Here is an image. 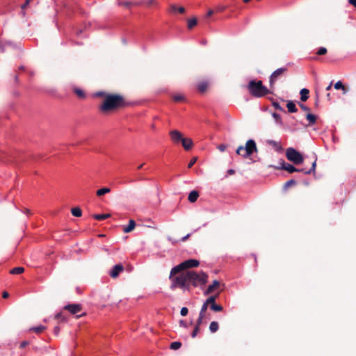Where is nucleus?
<instances>
[{
	"instance_id": "f257e3e1",
	"label": "nucleus",
	"mask_w": 356,
	"mask_h": 356,
	"mask_svg": "<svg viewBox=\"0 0 356 356\" xmlns=\"http://www.w3.org/2000/svg\"><path fill=\"white\" fill-rule=\"evenodd\" d=\"M171 281L170 288L172 290L179 288L183 291H190L191 286L194 287L204 286L208 280V275L203 271L185 270L176 277L169 278Z\"/></svg>"
},
{
	"instance_id": "f03ea898",
	"label": "nucleus",
	"mask_w": 356,
	"mask_h": 356,
	"mask_svg": "<svg viewBox=\"0 0 356 356\" xmlns=\"http://www.w3.org/2000/svg\"><path fill=\"white\" fill-rule=\"evenodd\" d=\"M93 96L102 97L103 100L99 106V110L103 113L117 111L128 105L124 97L119 93H109L106 91H98Z\"/></svg>"
},
{
	"instance_id": "7ed1b4c3",
	"label": "nucleus",
	"mask_w": 356,
	"mask_h": 356,
	"mask_svg": "<svg viewBox=\"0 0 356 356\" xmlns=\"http://www.w3.org/2000/svg\"><path fill=\"white\" fill-rule=\"evenodd\" d=\"M247 89L252 97L257 98H260L271 93L270 90L263 85L261 81H250L247 85Z\"/></svg>"
},
{
	"instance_id": "20e7f679",
	"label": "nucleus",
	"mask_w": 356,
	"mask_h": 356,
	"mask_svg": "<svg viewBox=\"0 0 356 356\" xmlns=\"http://www.w3.org/2000/svg\"><path fill=\"white\" fill-rule=\"evenodd\" d=\"M280 165H278V166H276L274 165H269L268 167L275 169V170H284L289 173L298 172H303L306 175H309V174L312 173V172L315 171L316 166V161L315 160L312 162V168L308 170H305V168H300V169L296 168L293 165L286 163L284 161V160H283V159L280 160Z\"/></svg>"
},
{
	"instance_id": "39448f33",
	"label": "nucleus",
	"mask_w": 356,
	"mask_h": 356,
	"mask_svg": "<svg viewBox=\"0 0 356 356\" xmlns=\"http://www.w3.org/2000/svg\"><path fill=\"white\" fill-rule=\"evenodd\" d=\"M199 264V261L196 259H191L186 260L171 269L169 278L176 277L177 275L185 272V270H189V268L197 267Z\"/></svg>"
},
{
	"instance_id": "423d86ee",
	"label": "nucleus",
	"mask_w": 356,
	"mask_h": 356,
	"mask_svg": "<svg viewBox=\"0 0 356 356\" xmlns=\"http://www.w3.org/2000/svg\"><path fill=\"white\" fill-rule=\"evenodd\" d=\"M257 152V147L256 143L254 142V140L250 139L247 140L245 147L242 145L239 146L237 148L236 153L243 158H248V156L252 155L253 152Z\"/></svg>"
},
{
	"instance_id": "0eeeda50",
	"label": "nucleus",
	"mask_w": 356,
	"mask_h": 356,
	"mask_svg": "<svg viewBox=\"0 0 356 356\" xmlns=\"http://www.w3.org/2000/svg\"><path fill=\"white\" fill-rule=\"evenodd\" d=\"M286 156L289 161L295 165H299L304 161L303 156L293 147H289L286 149Z\"/></svg>"
},
{
	"instance_id": "6e6552de",
	"label": "nucleus",
	"mask_w": 356,
	"mask_h": 356,
	"mask_svg": "<svg viewBox=\"0 0 356 356\" xmlns=\"http://www.w3.org/2000/svg\"><path fill=\"white\" fill-rule=\"evenodd\" d=\"M288 71L286 67H280L274 71L269 79L270 88L273 90L275 88V83L277 80L282 76L284 75V74Z\"/></svg>"
},
{
	"instance_id": "1a4fd4ad",
	"label": "nucleus",
	"mask_w": 356,
	"mask_h": 356,
	"mask_svg": "<svg viewBox=\"0 0 356 356\" xmlns=\"http://www.w3.org/2000/svg\"><path fill=\"white\" fill-rule=\"evenodd\" d=\"M63 309L65 310L68 311L72 315H76V317L77 318L86 315V313H83L80 315H77V314L82 310V306L80 304H69L65 305Z\"/></svg>"
},
{
	"instance_id": "9d476101",
	"label": "nucleus",
	"mask_w": 356,
	"mask_h": 356,
	"mask_svg": "<svg viewBox=\"0 0 356 356\" xmlns=\"http://www.w3.org/2000/svg\"><path fill=\"white\" fill-rule=\"evenodd\" d=\"M124 270V266L121 264L115 265L113 268L109 271V275L115 279L117 278L120 273Z\"/></svg>"
},
{
	"instance_id": "9b49d317",
	"label": "nucleus",
	"mask_w": 356,
	"mask_h": 356,
	"mask_svg": "<svg viewBox=\"0 0 356 356\" xmlns=\"http://www.w3.org/2000/svg\"><path fill=\"white\" fill-rule=\"evenodd\" d=\"M172 141L175 143H179L183 139L181 133L177 130H172L170 132Z\"/></svg>"
},
{
	"instance_id": "f8f14e48",
	"label": "nucleus",
	"mask_w": 356,
	"mask_h": 356,
	"mask_svg": "<svg viewBox=\"0 0 356 356\" xmlns=\"http://www.w3.org/2000/svg\"><path fill=\"white\" fill-rule=\"evenodd\" d=\"M220 286V282L218 281V280H214L212 284L209 285L208 286V288L207 289V290L204 291V295L207 296V295H209L210 293H212L215 291L219 289Z\"/></svg>"
},
{
	"instance_id": "ddd939ff",
	"label": "nucleus",
	"mask_w": 356,
	"mask_h": 356,
	"mask_svg": "<svg viewBox=\"0 0 356 356\" xmlns=\"http://www.w3.org/2000/svg\"><path fill=\"white\" fill-rule=\"evenodd\" d=\"M181 143L186 150L191 149L193 145V140L188 138H183Z\"/></svg>"
},
{
	"instance_id": "4468645a",
	"label": "nucleus",
	"mask_w": 356,
	"mask_h": 356,
	"mask_svg": "<svg viewBox=\"0 0 356 356\" xmlns=\"http://www.w3.org/2000/svg\"><path fill=\"white\" fill-rule=\"evenodd\" d=\"M135 227H136V222L133 219H131L129 221V225L127 226H124L122 229V231L124 233H129L134 229Z\"/></svg>"
},
{
	"instance_id": "2eb2a0df",
	"label": "nucleus",
	"mask_w": 356,
	"mask_h": 356,
	"mask_svg": "<svg viewBox=\"0 0 356 356\" xmlns=\"http://www.w3.org/2000/svg\"><path fill=\"white\" fill-rule=\"evenodd\" d=\"M267 143L268 145H271L272 147H273L277 152H281L283 150V148H282L280 143H279L277 141H275L273 140H268L267 141Z\"/></svg>"
},
{
	"instance_id": "dca6fc26",
	"label": "nucleus",
	"mask_w": 356,
	"mask_h": 356,
	"mask_svg": "<svg viewBox=\"0 0 356 356\" xmlns=\"http://www.w3.org/2000/svg\"><path fill=\"white\" fill-rule=\"evenodd\" d=\"M199 197V193L197 191H192L188 197V200L190 202L193 203L197 201Z\"/></svg>"
},
{
	"instance_id": "f3484780",
	"label": "nucleus",
	"mask_w": 356,
	"mask_h": 356,
	"mask_svg": "<svg viewBox=\"0 0 356 356\" xmlns=\"http://www.w3.org/2000/svg\"><path fill=\"white\" fill-rule=\"evenodd\" d=\"M300 100L302 102H306L309 99V90L307 88L301 89L300 92Z\"/></svg>"
},
{
	"instance_id": "a211bd4d",
	"label": "nucleus",
	"mask_w": 356,
	"mask_h": 356,
	"mask_svg": "<svg viewBox=\"0 0 356 356\" xmlns=\"http://www.w3.org/2000/svg\"><path fill=\"white\" fill-rule=\"evenodd\" d=\"M334 88L336 90H342L343 94H346L348 92V88L342 83L341 81H337L334 84Z\"/></svg>"
},
{
	"instance_id": "6ab92c4d",
	"label": "nucleus",
	"mask_w": 356,
	"mask_h": 356,
	"mask_svg": "<svg viewBox=\"0 0 356 356\" xmlns=\"http://www.w3.org/2000/svg\"><path fill=\"white\" fill-rule=\"evenodd\" d=\"M286 107L289 113H296L298 111L296 104L291 101L287 102Z\"/></svg>"
},
{
	"instance_id": "aec40b11",
	"label": "nucleus",
	"mask_w": 356,
	"mask_h": 356,
	"mask_svg": "<svg viewBox=\"0 0 356 356\" xmlns=\"http://www.w3.org/2000/svg\"><path fill=\"white\" fill-rule=\"evenodd\" d=\"M73 91L79 98H81V99L86 98V94L82 89L78 88H74L73 89Z\"/></svg>"
},
{
	"instance_id": "412c9836",
	"label": "nucleus",
	"mask_w": 356,
	"mask_h": 356,
	"mask_svg": "<svg viewBox=\"0 0 356 356\" xmlns=\"http://www.w3.org/2000/svg\"><path fill=\"white\" fill-rule=\"evenodd\" d=\"M92 217L97 220H103L107 219L111 217L110 213H104V214H94Z\"/></svg>"
},
{
	"instance_id": "4be33fe9",
	"label": "nucleus",
	"mask_w": 356,
	"mask_h": 356,
	"mask_svg": "<svg viewBox=\"0 0 356 356\" xmlns=\"http://www.w3.org/2000/svg\"><path fill=\"white\" fill-rule=\"evenodd\" d=\"M47 327L44 325H39L37 327H33L30 329V331H32L36 334H40L44 330H45Z\"/></svg>"
},
{
	"instance_id": "5701e85b",
	"label": "nucleus",
	"mask_w": 356,
	"mask_h": 356,
	"mask_svg": "<svg viewBox=\"0 0 356 356\" xmlns=\"http://www.w3.org/2000/svg\"><path fill=\"white\" fill-rule=\"evenodd\" d=\"M218 296V293L215 296H211L209 297L207 300L204 302L206 305L211 306L212 304H216V300Z\"/></svg>"
},
{
	"instance_id": "b1692460",
	"label": "nucleus",
	"mask_w": 356,
	"mask_h": 356,
	"mask_svg": "<svg viewBox=\"0 0 356 356\" xmlns=\"http://www.w3.org/2000/svg\"><path fill=\"white\" fill-rule=\"evenodd\" d=\"M24 272L23 267H16L10 270V273L13 275H19Z\"/></svg>"
},
{
	"instance_id": "393cba45",
	"label": "nucleus",
	"mask_w": 356,
	"mask_h": 356,
	"mask_svg": "<svg viewBox=\"0 0 356 356\" xmlns=\"http://www.w3.org/2000/svg\"><path fill=\"white\" fill-rule=\"evenodd\" d=\"M307 120L309 121V124H314L316 121V116L312 113H307L306 115Z\"/></svg>"
},
{
	"instance_id": "a878e982",
	"label": "nucleus",
	"mask_w": 356,
	"mask_h": 356,
	"mask_svg": "<svg viewBox=\"0 0 356 356\" xmlns=\"http://www.w3.org/2000/svg\"><path fill=\"white\" fill-rule=\"evenodd\" d=\"M71 213L74 216L80 217L82 215V211L79 207H74L71 209Z\"/></svg>"
},
{
	"instance_id": "bb28decb",
	"label": "nucleus",
	"mask_w": 356,
	"mask_h": 356,
	"mask_svg": "<svg viewBox=\"0 0 356 356\" xmlns=\"http://www.w3.org/2000/svg\"><path fill=\"white\" fill-rule=\"evenodd\" d=\"M218 328H219V325H218V322L212 321L210 323L209 330L211 331V332H212V333L216 332L218 330Z\"/></svg>"
},
{
	"instance_id": "cd10ccee",
	"label": "nucleus",
	"mask_w": 356,
	"mask_h": 356,
	"mask_svg": "<svg viewBox=\"0 0 356 356\" xmlns=\"http://www.w3.org/2000/svg\"><path fill=\"white\" fill-rule=\"evenodd\" d=\"M208 84L205 81L200 83L197 86L198 90L201 92H204L207 90Z\"/></svg>"
},
{
	"instance_id": "c85d7f7f",
	"label": "nucleus",
	"mask_w": 356,
	"mask_h": 356,
	"mask_svg": "<svg viewBox=\"0 0 356 356\" xmlns=\"http://www.w3.org/2000/svg\"><path fill=\"white\" fill-rule=\"evenodd\" d=\"M111 192V189L109 188H102L97 191L96 194L97 196H102L105 195L106 193H108Z\"/></svg>"
},
{
	"instance_id": "c756f323",
	"label": "nucleus",
	"mask_w": 356,
	"mask_h": 356,
	"mask_svg": "<svg viewBox=\"0 0 356 356\" xmlns=\"http://www.w3.org/2000/svg\"><path fill=\"white\" fill-rule=\"evenodd\" d=\"M55 318L58 320L60 322H66L67 321V317L62 313H58L55 316Z\"/></svg>"
},
{
	"instance_id": "7c9ffc66",
	"label": "nucleus",
	"mask_w": 356,
	"mask_h": 356,
	"mask_svg": "<svg viewBox=\"0 0 356 356\" xmlns=\"http://www.w3.org/2000/svg\"><path fill=\"white\" fill-rule=\"evenodd\" d=\"M197 20L196 18H192L188 21V28L189 29H193L195 26L197 25Z\"/></svg>"
},
{
	"instance_id": "2f4dec72",
	"label": "nucleus",
	"mask_w": 356,
	"mask_h": 356,
	"mask_svg": "<svg viewBox=\"0 0 356 356\" xmlns=\"http://www.w3.org/2000/svg\"><path fill=\"white\" fill-rule=\"evenodd\" d=\"M210 307V309L214 312H221L223 308L221 305L217 304H212Z\"/></svg>"
},
{
	"instance_id": "473e14b6",
	"label": "nucleus",
	"mask_w": 356,
	"mask_h": 356,
	"mask_svg": "<svg viewBox=\"0 0 356 356\" xmlns=\"http://www.w3.org/2000/svg\"><path fill=\"white\" fill-rule=\"evenodd\" d=\"M181 346V343L179 341L172 342L170 344V348L172 350H177Z\"/></svg>"
},
{
	"instance_id": "72a5a7b5",
	"label": "nucleus",
	"mask_w": 356,
	"mask_h": 356,
	"mask_svg": "<svg viewBox=\"0 0 356 356\" xmlns=\"http://www.w3.org/2000/svg\"><path fill=\"white\" fill-rule=\"evenodd\" d=\"M172 99L175 102H181L184 99V97L182 95H175L172 97Z\"/></svg>"
},
{
	"instance_id": "f704fd0d",
	"label": "nucleus",
	"mask_w": 356,
	"mask_h": 356,
	"mask_svg": "<svg viewBox=\"0 0 356 356\" xmlns=\"http://www.w3.org/2000/svg\"><path fill=\"white\" fill-rule=\"evenodd\" d=\"M208 307H209V305H206V303L204 302V304L202 306V308H201V310H200V315L204 316H205V312H206Z\"/></svg>"
},
{
	"instance_id": "c9c22d12",
	"label": "nucleus",
	"mask_w": 356,
	"mask_h": 356,
	"mask_svg": "<svg viewBox=\"0 0 356 356\" xmlns=\"http://www.w3.org/2000/svg\"><path fill=\"white\" fill-rule=\"evenodd\" d=\"M296 184V181L293 179H290L288 181H286L285 184H284V188H287L291 186H293Z\"/></svg>"
},
{
	"instance_id": "e433bc0d",
	"label": "nucleus",
	"mask_w": 356,
	"mask_h": 356,
	"mask_svg": "<svg viewBox=\"0 0 356 356\" xmlns=\"http://www.w3.org/2000/svg\"><path fill=\"white\" fill-rule=\"evenodd\" d=\"M327 53V49L325 47H321L317 51V54L319 56L325 55Z\"/></svg>"
},
{
	"instance_id": "4c0bfd02",
	"label": "nucleus",
	"mask_w": 356,
	"mask_h": 356,
	"mask_svg": "<svg viewBox=\"0 0 356 356\" xmlns=\"http://www.w3.org/2000/svg\"><path fill=\"white\" fill-rule=\"evenodd\" d=\"M200 331V327L198 326H195L194 327V330L191 334V336L193 338L195 337L198 333V332Z\"/></svg>"
},
{
	"instance_id": "58836bf2",
	"label": "nucleus",
	"mask_w": 356,
	"mask_h": 356,
	"mask_svg": "<svg viewBox=\"0 0 356 356\" xmlns=\"http://www.w3.org/2000/svg\"><path fill=\"white\" fill-rule=\"evenodd\" d=\"M218 149L220 152H225L227 148V145L225 144H220L217 147Z\"/></svg>"
},
{
	"instance_id": "ea45409f",
	"label": "nucleus",
	"mask_w": 356,
	"mask_h": 356,
	"mask_svg": "<svg viewBox=\"0 0 356 356\" xmlns=\"http://www.w3.org/2000/svg\"><path fill=\"white\" fill-rule=\"evenodd\" d=\"M204 318V316L199 315V318L196 322L195 326L200 327L201 325V324L202 323V321H203Z\"/></svg>"
},
{
	"instance_id": "a19ab883",
	"label": "nucleus",
	"mask_w": 356,
	"mask_h": 356,
	"mask_svg": "<svg viewBox=\"0 0 356 356\" xmlns=\"http://www.w3.org/2000/svg\"><path fill=\"white\" fill-rule=\"evenodd\" d=\"M188 309L186 307H182L180 311V314L183 316H186L188 314Z\"/></svg>"
},
{
	"instance_id": "79ce46f5",
	"label": "nucleus",
	"mask_w": 356,
	"mask_h": 356,
	"mask_svg": "<svg viewBox=\"0 0 356 356\" xmlns=\"http://www.w3.org/2000/svg\"><path fill=\"white\" fill-rule=\"evenodd\" d=\"M197 161V157H193L191 161L189 162V163L188 164V168H192V166L195 163V162Z\"/></svg>"
},
{
	"instance_id": "37998d69",
	"label": "nucleus",
	"mask_w": 356,
	"mask_h": 356,
	"mask_svg": "<svg viewBox=\"0 0 356 356\" xmlns=\"http://www.w3.org/2000/svg\"><path fill=\"white\" fill-rule=\"evenodd\" d=\"M225 9H226V6H219L216 7V12L221 13V12H223Z\"/></svg>"
},
{
	"instance_id": "c03bdc74",
	"label": "nucleus",
	"mask_w": 356,
	"mask_h": 356,
	"mask_svg": "<svg viewBox=\"0 0 356 356\" xmlns=\"http://www.w3.org/2000/svg\"><path fill=\"white\" fill-rule=\"evenodd\" d=\"M273 106L277 110L283 111V108L280 106L278 102H273Z\"/></svg>"
},
{
	"instance_id": "a18cd8bd",
	"label": "nucleus",
	"mask_w": 356,
	"mask_h": 356,
	"mask_svg": "<svg viewBox=\"0 0 356 356\" xmlns=\"http://www.w3.org/2000/svg\"><path fill=\"white\" fill-rule=\"evenodd\" d=\"M300 108L304 111H307V112H309L310 111V108L307 106L305 104H299Z\"/></svg>"
},
{
	"instance_id": "49530a36",
	"label": "nucleus",
	"mask_w": 356,
	"mask_h": 356,
	"mask_svg": "<svg viewBox=\"0 0 356 356\" xmlns=\"http://www.w3.org/2000/svg\"><path fill=\"white\" fill-rule=\"evenodd\" d=\"M273 117L275 118V120L277 121V122H280L281 120V118H280V115L276 113H274L273 114Z\"/></svg>"
},
{
	"instance_id": "de8ad7c7",
	"label": "nucleus",
	"mask_w": 356,
	"mask_h": 356,
	"mask_svg": "<svg viewBox=\"0 0 356 356\" xmlns=\"http://www.w3.org/2000/svg\"><path fill=\"white\" fill-rule=\"evenodd\" d=\"M31 1V0H26L22 6V9H24L25 8H26L28 6V5L29 4Z\"/></svg>"
},
{
	"instance_id": "09e8293b",
	"label": "nucleus",
	"mask_w": 356,
	"mask_h": 356,
	"mask_svg": "<svg viewBox=\"0 0 356 356\" xmlns=\"http://www.w3.org/2000/svg\"><path fill=\"white\" fill-rule=\"evenodd\" d=\"M29 344V342L26 341H22L20 344V348H24Z\"/></svg>"
},
{
	"instance_id": "8fccbe9b",
	"label": "nucleus",
	"mask_w": 356,
	"mask_h": 356,
	"mask_svg": "<svg viewBox=\"0 0 356 356\" xmlns=\"http://www.w3.org/2000/svg\"><path fill=\"white\" fill-rule=\"evenodd\" d=\"M60 332V327L58 326H56L54 329V332L56 335H58Z\"/></svg>"
},
{
	"instance_id": "3c124183",
	"label": "nucleus",
	"mask_w": 356,
	"mask_h": 356,
	"mask_svg": "<svg viewBox=\"0 0 356 356\" xmlns=\"http://www.w3.org/2000/svg\"><path fill=\"white\" fill-rule=\"evenodd\" d=\"M179 324H180L181 326H183L184 327H188L187 323L184 320H181L179 321Z\"/></svg>"
},
{
	"instance_id": "603ef678",
	"label": "nucleus",
	"mask_w": 356,
	"mask_h": 356,
	"mask_svg": "<svg viewBox=\"0 0 356 356\" xmlns=\"http://www.w3.org/2000/svg\"><path fill=\"white\" fill-rule=\"evenodd\" d=\"M348 3L356 8V0H348Z\"/></svg>"
},
{
	"instance_id": "864d4df0",
	"label": "nucleus",
	"mask_w": 356,
	"mask_h": 356,
	"mask_svg": "<svg viewBox=\"0 0 356 356\" xmlns=\"http://www.w3.org/2000/svg\"><path fill=\"white\" fill-rule=\"evenodd\" d=\"M227 173L229 175H234L235 173V171L233 169H229V170H227Z\"/></svg>"
},
{
	"instance_id": "5fc2aeb1",
	"label": "nucleus",
	"mask_w": 356,
	"mask_h": 356,
	"mask_svg": "<svg viewBox=\"0 0 356 356\" xmlns=\"http://www.w3.org/2000/svg\"><path fill=\"white\" fill-rule=\"evenodd\" d=\"M9 296V293L7 291H4L2 293L3 298H7Z\"/></svg>"
},
{
	"instance_id": "6e6d98bb",
	"label": "nucleus",
	"mask_w": 356,
	"mask_h": 356,
	"mask_svg": "<svg viewBox=\"0 0 356 356\" xmlns=\"http://www.w3.org/2000/svg\"><path fill=\"white\" fill-rule=\"evenodd\" d=\"M178 12L180 13H184L185 12V8L184 7H179L177 9Z\"/></svg>"
},
{
	"instance_id": "4d7b16f0",
	"label": "nucleus",
	"mask_w": 356,
	"mask_h": 356,
	"mask_svg": "<svg viewBox=\"0 0 356 356\" xmlns=\"http://www.w3.org/2000/svg\"><path fill=\"white\" fill-rule=\"evenodd\" d=\"M214 11L213 10H209L207 13V17H210L213 14Z\"/></svg>"
},
{
	"instance_id": "13d9d810",
	"label": "nucleus",
	"mask_w": 356,
	"mask_h": 356,
	"mask_svg": "<svg viewBox=\"0 0 356 356\" xmlns=\"http://www.w3.org/2000/svg\"><path fill=\"white\" fill-rule=\"evenodd\" d=\"M191 234H187L186 236H184L182 238H181V241H185L186 239H188L189 237H190Z\"/></svg>"
},
{
	"instance_id": "bf43d9fd",
	"label": "nucleus",
	"mask_w": 356,
	"mask_h": 356,
	"mask_svg": "<svg viewBox=\"0 0 356 356\" xmlns=\"http://www.w3.org/2000/svg\"><path fill=\"white\" fill-rule=\"evenodd\" d=\"M154 3H155V0H149V1H147V5H148V6H150V5L154 4Z\"/></svg>"
},
{
	"instance_id": "052dcab7",
	"label": "nucleus",
	"mask_w": 356,
	"mask_h": 356,
	"mask_svg": "<svg viewBox=\"0 0 356 356\" xmlns=\"http://www.w3.org/2000/svg\"><path fill=\"white\" fill-rule=\"evenodd\" d=\"M332 86V81L327 86L326 90L328 91V90H331Z\"/></svg>"
},
{
	"instance_id": "680f3d73",
	"label": "nucleus",
	"mask_w": 356,
	"mask_h": 356,
	"mask_svg": "<svg viewBox=\"0 0 356 356\" xmlns=\"http://www.w3.org/2000/svg\"><path fill=\"white\" fill-rule=\"evenodd\" d=\"M170 9L172 11H175L177 10V7L175 5H171Z\"/></svg>"
},
{
	"instance_id": "e2e57ef3",
	"label": "nucleus",
	"mask_w": 356,
	"mask_h": 356,
	"mask_svg": "<svg viewBox=\"0 0 356 356\" xmlns=\"http://www.w3.org/2000/svg\"><path fill=\"white\" fill-rule=\"evenodd\" d=\"M123 4H124V6H129V5H130V3H129V2H125V3H124Z\"/></svg>"
},
{
	"instance_id": "0e129e2a",
	"label": "nucleus",
	"mask_w": 356,
	"mask_h": 356,
	"mask_svg": "<svg viewBox=\"0 0 356 356\" xmlns=\"http://www.w3.org/2000/svg\"><path fill=\"white\" fill-rule=\"evenodd\" d=\"M144 165V163L140 165L138 167V169H140L143 168V166Z\"/></svg>"
},
{
	"instance_id": "69168bd1",
	"label": "nucleus",
	"mask_w": 356,
	"mask_h": 356,
	"mask_svg": "<svg viewBox=\"0 0 356 356\" xmlns=\"http://www.w3.org/2000/svg\"><path fill=\"white\" fill-rule=\"evenodd\" d=\"M327 97L328 98V99H330V93H327Z\"/></svg>"
},
{
	"instance_id": "338daca9",
	"label": "nucleus",
	"mask_w": 356,
	"mask_h": 356,
	"mask_svg": "<svg viewBox=\"0 0 356 356\" xmlns=\"http://www.w3.org/2000/svg\"><path fill=\"white\" fill-rule=\"evenodd\" d=\"M251 0H243V2L244 3H248L249 1H250Z\"/></svg>"
},
{
	"instance_id": "774afa93",
	"label": "nucleus",
	"mask_w": 356,
	"mask_h": 356,
	"mask_svg": "<svg viewBox=\"0 0 356 356\" xmlns=\"http://www.w3.org/2000/svg\"><path fill=\"white\" fill-rule=\"evenodd\" d=\"M26 213H30V211H29L28 209H26Z\"/></svg>"
}]
</instances>
